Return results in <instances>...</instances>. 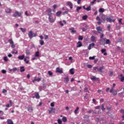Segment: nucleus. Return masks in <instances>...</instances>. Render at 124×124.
<instances>
[{
    "label": "nucleus",
    "instance_id": "nucleus-1",
    "mask_svg": "<svg viewBox=\"0 0 124 124\" xmlns=\"http://www.w3.org/2000/svg\"><path fill=\"white\" fill-rule=\"evenodd\" d=\"M23 14V12H19L18 11H16L15 14L13 15L14 17H21V15Z\"/></svg>",
    "mask_w": 124,
    "mask_h": 124
},
{
    "label": "nucleus",
    "instance_id": "nucleus-2",
    "mask_svg": "<svg viewBox=\"0 0 124 124\" xmlns=\"http://www.w3.org/2000/svg\"><path fill=\"white\" fill-rule=\"evenodd\" d=\"M53 16H54V15L48 16V20L50 23H54V22H55V19Z\"/></svg>",
    "mask_w": 124,
    "mask_h": 124
},
{
    "label": "nucleus",
    "instance_id": "nucleus-3",
    "mask_svg": "<svg viewBox=\"0 0 124 124\" xmlns=\"http://www.w3.org/2000/svg\"><path fill=\"white\" fill-rule=\"evenodd\" d=\"M96 20L98 21V22H97V24H98V25H101V23H103L102 19H100L99 16H97L96 17Z\"/></svg>",
    "mask_w": 124,
    "mask_h": 124
},
{
    "label": "nucleus",
    "instance_id": "nucleus-4",
    "mask_svg": "<svg viewBox=\"0 0 124 124\" xmlns=\"http://www.w3.org/2000/svg\"><path fill=\"white\" fill-rule=\"evenodd\" d=\"M99 41L100 45H105L106 44V41L104 38L100 39Z\"/></svg>",
    "mask_w": 124,
    "mask_h": 124
},
{
    "label": "nucleus",
    "instance_id": "nucleus-5",
    "mask_svg": "<svg viewBox=\"0 0 124 124\" xmlns=\"http://www.w3.org/2000/svg\"><path fill=\"white\" fill-rule=\"evenodd\" d=\"M106 20L107 22H108L109 23H112V22H115V19H111V17H110L109 16H107Z\"/></svg>",
    "mask_w": 124,
    "mask_h": 124
},
{
    "label": "nucleus",
    "instance_id": "nucleus-6",
    "mask_svg": "<svg viewBox=\"0 0 124 124\" xmlns=\"http://www.w3.org/2000/svg\"><path fill=\"white\" fill-rule=\"evenodd\" d=\"M97 31H98V33H101L102 32V28L100 26L97 27L96 28Z\"/></svg>",
    "mask_w": 124,
    "mask_h": 124
},
{
    "label": "nucleus",
    "instance_id": "nucleus-7",
    "mask_svg": "<svg viewBox=\"0 0 124 124\" xmlns=\"http://www.w3.org/2000/svg\"><path fill=\"white\" fill-rule=\"evenodd\" d=\"M66 4L67 5H68V6H69L71 9H72L73 8V4L71 2L68 1L67 2Z\"/></svg>",
    "mask_w": 124,
    "mask_h": 124
},
{
    "label": "nucleus",
    "instance_id": "nucleus-8",
    "mask_svg": "<svg viewBox=\"0 0 124 124\" xmlns=\"http://www.w3.org/2000/svg\"><path fill=\"white\" fill-rule=\"evenodd\" d=\"M46 12H48L47 15L48 16H50L51 15H54L53 13H52V10L51 9H48L46 10Z\"/></svg>",
    "mask_w": 124,
    "mask_h": 124
},
{
    "label": "nucleus",
    "instance_id": "nucleus-9",
    "mask_svg": "<svg viewBox=\"0 0 124 124\" xmlns=\"http://www.w3.org/2000/svg\"><path fill=\"white\" fill-rule=\"evenodd\" d=\"M56 72L57 73H60L61 74H62V73H63V71H62V69H60L59 67H57L56 68Z\"/></svg>",
    "mask_w": 124,
    "mask_h": 124
},
{
    "label": "nucleus",
    "instance_id": "nucleus-10",
    "mask_svg": "<svg viewBox=\"0 0 124 124\" xmlns=\"http://www.w3.org/2000/svg\"><path fill=\"white\" fill-rule=\"evenodd\" d=\"M91 40L92 42H96V37L93 35L91 37Z\"/></svg>",
    "mask_w": 124,
    "mask_h": 124
},
{
    "label": "nucleus",
    "instance_id": "nucleus-11",
    "mask_svg": "<svg viewBox=\"0 0 124 124\" xmlns=\"http://www.w3.org/2000/svg\"><path fill=\"white\" fill-rule=\"evenodd\" d=\"M90 79L92 80V81H98V80L99 79L98 78H96V77L92 76V77L90 78Z\"/></svg>",
    "mask_w": 124,
    "mask_h": 124
},
{
    "label": "nucleus",
    "instance_id": "nucleus-12",
    "mask_svg": "<svg viewBox=\"0 0 124 124\" xmlns=\"http://www.w3.org/2000/svg\"><path fill=\"white\" fill-rule=\"evenodd\" d=\"M33 33L32 32V31H29L28 33V36H29V37L30 38V39H31V38H32Z\"/></svg>",
    "mask_w": 124,
    "mask_h": 124
},
{
    "label": "nucleus",
    "instance_id": "nucleus-13",
    "mask_svg": "<svg viewBox=\"0 0 124 124\" xmlns=\"http://www.w3.org/2000/svg\"><path fill=\"white\" fill-rule=\"evenodd\" d=\"M90 116L88 115H84V121H86V122H89L90 121Z\"/></svg>",
    "mask_w": 124,
    "mask_h": 124
},
{
    "label": "nucleus",
    "instance_id": "nucleus-14",
    "mask_svg": "<svg viewBox=\"0 0 124 124\" xmlns=\"http://www.w3.org/2000/svg\"><path fill=\"white\" fill-rule=\"evenodd\" d=\"M106 18H107V16H106L103 15L101 17V20L103 22H105V20H106Z\"/></svg>",
    "mask_w": 124,
    "mask_h": 124
},
{
    "label": "nucleus",
    "instance_id": "nucleus-15",
    "mask_svg": "<svg viewBox=\"0 0 124 124\" xmlns=\"http://www.w3.org/2000/svg\"><path fill=\"white\" fill-rule=\"evenodd\" d=\"M34 95H35V98L37 99H39V98H40V96H39V93H37V92L35 93Z\"/></svg>",
    "mask_w": 124,
    "mask_h": 124
},
{
    "label": "nucleus",
    "instance_id": "nucleus-16",
    "mask_svg": "<svg viewBox=\"0 0 124 124\" xmlns=\"http://www.w3.org/2000/svg\"><path fill=\"white\" fill-rule=\"evenodd\" d=\"M69 31H71V32L72 34L75 33L76 32V31L74 30V28L72 27L71 28H69Z\"/></svg>",
    "mask_w": 124,
    "mask_h": 124
},
{
    "label": "nucleus",
    "instance_id": "nucleus-17",
    "mask_svg": "<svg viewBox=\"0 0 124 124\" xmlns=\"http://www.w3.org/2000/svg\"><path fill=\"white\" fill-rule=\"evenodd\" d=\"M120 79L122 82H124V76L123 75V74L120 75Z\"/></svg>",
    "mask_w": 124,
    "mask_h": 124
},
{
    "label": "nucleus",
    "instance_id": "nucleus-18",
    "mask_svg": "<svg viewBox=\"0 0 124 124\" xmlns=\"http://www.w3.org/2000/svg\"><path fill=\"white\" fill-rule=\"evenodd\" d=\"M82 43H81L80 41H78V43H77V47L78 48H79V47H82Z\"/></svg>",
    "mask_w": 124,
    "mask_h": 124
},
{
    "label": "nucleus",
    "instance_id": "nucleus-19",
    "mask_svg": "<svg viewBox=\"0 0 124 124\" xmlns=\"http://www.w3.org/2000/svg\"><path fill=\"white\" fill-rule=\"evenodd\" d=\"M41 80V78H35L32 81L33 83H34L35 81L37 82H40V81Z\"/></svg>",
    "mask_w": 124,
    "mask_h": 124
},
{
    "label": "nucleus",
    "instance_id": "nucleus-20",
    "mask_svg": "<svg viewBox=\"0 0 124 124\" xmlns=\"http://www.w3.org/2000/svg\"><path fill=\"white\" fill-rule=\"evenodd\" d=\"M25 58V55H22L21 56H19L18 57V60H24V59Z\"/></svg>",
    "mask_w": 124,
    "mask_h": 124
},
{
    "label": "nucleus",
    "instance_id": "nucleus-21",
    "mask_svg": "<svg viewBox=\"0 0 124 124\" xmlns=\"http://www.w3.org/2000/svg\"><path fill=\"white\" fill-rule=\"evenodd\" d=\"M64 79H65V83L66 84H67V83H68V82L69 81L68 76H67L66 77L64 78Z\"/></svg>",
    "mask_w": 124,
    "mask_h": 124
},
{
    "label": "nucleus",
    "instance_id": "nucleus-22",
    "mask_svg": "<svg viewBox=\"0 0 124 124\" xmlns=\"http://www.w3.org/2000/svg\"><path fill=\"white\" fill-rule=\"evenodd\" d=\"M7 124H14L13 121L11 119H8L7 120Z\"/></svg>",
    "mask_w": 124,
    "mask_h": 124
},
{
    "label": "nucleus",
    "instance_id": "nucleus-23",
    "mask_svg": "<svg viewBox=\"0 0 124 124\" xmlns=\"http://www.w3.org/2000/svg\"><path fill=\"white\" fill-rule=\"evenodd\" d=\"M91 5H89V7L86 8V9H85V10H86L87 11H91V10H92V7H91Z\"/></svg>",
    "mask_w": 124,
    "mask_h": 124
},
{
    "label": "nucleus",
    "instance_id": "nucleus-24",
    "mask_svg": "<svg viewBox=\"0 0 124 124\" xmlns=\"http://www.w3.org/2000/svg\"><path fill=\"white\" fill-rule=\"evenodd\" d=\"M103 68H104V66L100 67L99 69H98V71H99V72H102V70H103Z\"/></svg>",
    "mask_w": 124,
    "mask_h": 124
},
{
    "label": "nucleus",
    "instance_id": "nucleus-25",
    "mask_svg": "<svg viewBox=\"0 0 124 124\" xmlns=\"http://www.w3.org/2000/svg\"><path fill=\"white\" fill-rule=\"evenodd\" d=\"M70 73L72 74V75H73L74 74V68H72L70 70Z\"/></svg>",
    "mask_w": 124,
    "mask_h": 124
},
{
    "label": "nucleus",
    "instance_id": "nucleus-26",
    "mask_svg": "<svg viewBox=\"0 0 124 124\" xmlns=\"http://www.w3.org/2000/svg\"><path fill=\"white\" fill-rule=\"evenodd\" d=\"M92 112L93 113V114H96V112H94L93 111V110H90V109H89V110L88 111V113L89 114H91V113H92Z\"/></svg>",
    "mask_w": 124,
    "mask_h": 124
},
{
    "label": "nucleus",
    "instance_id": "nucleus-27",
    "mask_svg": "<svg viewBox=\"0 0 124 124\" xmlns=\"http://www.w3.org/2000/svg\"><path fill=\"white\" fill-rule=\"evenodd\" d=\"M28 111H29V112H30L31 113V112H32V111H33V109L32 108V107L28 108Z\"/></svg>",
    "mask_w": 124,
    "mask_h": 124
},
{
    "label": "nucleus",
    "instance_id": "nucleus-28",
    "mask_svg": "<svg viewBox=\"0 0 124 124\" xmlns=\"http://www.w3.org/2000/svg\"><path fill=\"white\" fill-rule=\"evenodd\" d=\"M25 53L27 56H28L29 55H31V52H30L29 49H26Z\"/></svg>",
    "mask_w": 124,
    "mask_h": 124
},
{
    "label": "nucleus",
    "instance_id": "nucleus-29",
    "mask_svg": "<svg viewBox=\"0 0 124 124\" xmlns=\"http://www.w3.org/2000/svg\"><path fill=\"white\" fill-rule=\"evenodd\" d=\"M62 121L63 122V123H66V122H67V119H66V117H63L62 118Z\"/></svg>",
    "mask_w": 124,
    "mask_h": 124
},
{
    "label": "nucleus",
    "instance_id": "nucleus-30",
    "mask_svg": "<svg viewBox=\"0 0 124 124\" xmlns=\"http://www.w3.org/2000/svg\"><path fill=\"white\" fill-rule=\"evenodd\" d=\"M122 20H123V19H122V18H120L118 20V23H119V25H124V23L122 22Z\"/></svg>",
    "mask_w": 124,
    "mask_h": 124
},
{
    "label": "nucleus",
    "instance_id": "nucleus-31",
    "mask_svg": "<svg viewBox=\"0 0 124 124\" xmlns=\"http://www.w3.org/2000/svg\"><path fill=\"white\" fill-rule=\"evenodd\" d=\"M25 71V67L24 66L20 67V72H24Z\"/></svg>",
    "mask_w": 124,
    "mask_h": 124
},
{
    "label": "nucleus",
    "instance_id": "nucleus-32",
    "mask_svg": "<svg viewBox=\"0 0 124 124\" xmlns=\"http://www.w3.org/2000/svg\"><path fill=\"white\" fill-rule=\"evenodd\" d=\"M8 42L10 43V44H14V42H13V40L12 39H9L8 40Z\"/></svg>",
    "mask_w": 124,
    "mask_h": 124
},
{
    "label": "nucleus",
    "instance_id": "nucleus-33",
    "mask_svg": "<svg viewBox=\"0 0 124 124\" xmlns=\"http://www.w3.org/2000/svg\"><path fill=\"white\" fill-rule=\"evenodd\" d=\"M11 10L10 8H7L5 10V12L6 13H10Z\"/></svg>",
    "mask_w": 124,
    "mask_h": 124
},
{
    "label": "nucleus",
    "instance_id": "nucleus-34",
    "mask_svg": "<svg viewBox=\"0 0 124 124\" xmlns=\"http://www.w3.org/2000/svg\"><path fill=\"white\" fill-rule=\"evenodd\" d=\"M35 57H37V58L39 57V51H38L35 53Z\"/></svg>",
    "mask_w": 124,
    "mask_h": 124
},
{
    "label": "nucleus",
    "instance_id": "nucleus-35",
    "mask_svg": "<svg viewBox=\"0 0 124 124\" xmlns=\"http://www.w3.org/2000/svg\"><path fill=\"white\" fill-rule=\"evenodd\" d=\"M62 14V11H59L56 13V16H60Z\"/></svg>",
    "mask_w": 124,
    "mask_h": 124
},
{
    "label": "nucleus",
    "instance_id": "nucleus-36",
    "mask_svg": "<svg viewBox=\"0 0 124 124\" xmlns=\"http://www.w3.org/2000/svg\"><path fill=\"white\" fill-rule=\"evenodd\" d=\"M82 9V7L81 6H78L77 7V12H79V10Z\"/></svg>",
    "mask_w": 124,
    "mask_h": 124
},
{
    "label": "nucleus",
    "instance_id": "nucleus-37",
    "mask_svg": "<svg viewBox=\"0 0 124 124\" xmlns=\"http://www.w3.org/2000/svg\"><path fill=\"white\" fill-rule=\"evenodd\" d=\"M39 43H40V44L41 45H44V41L42 40H39Z\"/></svg>",
    "mask_w": 124,
    "mask_h": 124
},
{
    "label": "nucleus",
    "instance_id": "nucleus-38",
    "mask_svg": "<svg viewBox=\"0 0 124 124\" xmlns=\"http://www.w3.org/2000/svg\"><path fill=\"white\" fill-rule=\"evenodd\" d=\"M20 30L21 31H22V32H26V30L25 28H20Z\"/></svg>",
    "mask_w": 124,
    "mask_h": 124
},
{
    "label": "nucleus",
    "instance_id": "nucleus-39",
    "mask_svg": "<svg viewBox=\"0 0 124 124\" xmlns=\"http://www.w3.org/2000/svg\"><path fill=\"white\" fill-rule=\"evenodd\" d=\"M99 12H101V13H103V12H104V9L100 8L99 9Z\"/></svg>",
    "mask_w": 124,
    "mask_h": 124
},
{
    "label": "nucleus",
    "instance_id": "nucleus-40",
    "mask_svg": "<svg viewBox=\"0 0 124 124\" xmlns=\"http://www.w3.org/2000/svg\"><path fill=\"white\" fill-rule=\"evenodd\" d=\"M93 70H94L95 71H98L99 68H98V67H94L93 68Z\"/></svg>",
    "mask_w": 124,
    "mask_h": 124
},
{
    "label": "nucleus",
    "instance_id": "nucleus-41",
    "mask_svg": "<svg viewBox=\"0 0 124 124\" xmlns=\"http://www.w3.org/2000/svg\"><path fill=\"white\" fill-rule=\"evenodd\" d=\"M78 110H79V107H77L76 109L75 110L74 113L75 114H77V112H78Z\"/></svg>",
    "mask_w": 124,
    "mask_h": 124
},
{
    "label": "nucleus",
    "instance_id": "nucleus-42",
    "mask_svg": "<svg viewBox=\"0 0 124 124\" xmlns=\"http://www.w3.org/2000/svg\"><path fill=\"white\" fill-rule=\"evenodd\" d=\"M67 13H68V9L66 10L65 12H63L62 15H65V14H67Z\"/></svg>",
    "mask_w": 124,
    "mask_h": 124
},
{
    "label": "nucleus",
    "instance_id": "nucleus-43",
    "mask_svg": "<svg viewBox=\"0 0 124 124\" xmlns=\"http://www.w3.org/2000/svg\"><path fill=\"white\" fill-rule=\"evenodd\" d=\"M110 43H111V42H110V40L107 39L106 41V44H110Z\"/></svg>",
    "mask_w": 124,
    "mask_h": 124
},
{
    "label": "nucleus",
    "instance_id": "nucleus-44",
    "mask_svg": "<svg viewBox=\"0 0 124 124\" xmlns=\"http://www.w3.org/2000/svg\"><path fill=\"white\" fill-rule=\"evenodd\" d=\"M57 121H58V123L59 124H62V120L61 119H58Z\"/></svg>",
    "mask_w": 124,
    "mask_h": 124
},
{
    "label": "nucleus",
    "instance_id": "nucleus-45",
    "mask_svg": "<svg viewBox=\"0 0 124 124\" xmlns=\"http://www.w3.org/2000/svg\"><path fill=\"white\" fill-rule=\"evenodd\" d=\"M112 93L113 94V95H117L118 93H117V91L114 90Z\"/></svg>",
    "mask_w": 124,
    "mask_h": 124
},
{
    "label": "nucleus",
    "instance_id": "nucleus-46",
    "mask_svg": "<svg viewBox=\"0 0 124 124\" xmlns=\"http://www.w3.org/2000/svg\"><path fill=\"white\" fill-rule=\"evenodd\" d=\"M48 74L49 75V76H52L53 75V73L51 71H49L48 72Z\"/></svg>",
    "mask_w": 124,
    "mask_h": 124
},
{
    "label": "nucleus",
    "instance_id": "nucleus-47",
    "mask_svg": "<svg viewBox=\"0 0 124 124\" xmlns=\"http://www.w3.org/2000/svg\"><path fill=\"white\" fill-rule=\"evenodd\" d=\"M101 108H102V111H105V110L106 109V108H104V104L102 105Z\"/></svg>",
    "mask_w": 124,
    "mask_h": 124
},
{
    "label": "nucleus",
    "instance_id": "nucleus-48",
    "mask_svg": "<svg viewBox=\"0 0 124 124\" xmlns=\"http://www.w3.org/2000/svg\"><path fill=\"white\" fill-rule=\"evenodd\" d=\"M88 18V16H82L83 20H86V19Z\"/></svg>",
    "mask_w": 124,
    "mask_h": 124
},
{
    "label": "nucleus",
    "instance_id": "nucleus-49",
    "mask_svg": "<svg viewBox=\"0 0 124 124\" xmlns=\"http://www.w3.org/2000/svg\"><path fill=\"white\" fill-rule=\"evenodd\" d=\"M78 40H83V36L79 35L78 36Z\"/></svg>",
    "mask_w": 124,
    "mask_h": 124
},
{
    "label": "nucleus",
    "instance_id": "nucleus-50",
    "mask_svg": "<svg viewBox=\"0 0 124 124\" xmlns=\"http://www.w3.org/2000/svg\"><path fill=\"white\" fill-rule=\"evenodd\" d=\"M44 36L45 40H46V39H48V38H49V36H48V35H44Z\"/></svg>",
    "mask_w": 124,
    "mask_h": 124
},
{
    "label": "nucleus",
    "instance_id": "nucleus-51",
    "mask_svg": "<svg viewBox=\"0 0 124 124\" xmlns=\"http://www.w3.org/2000/svg\"><path fill=\"white\" fill-rule=\"evenodd\" d=\"M88 89L87 87H85L84 88V91L86 92V93H90L88 91Z\"/></svg>",
    "mask_w": 124,
    "mask_h": 124
},
{
    "label": "nucleus",
    "instance_id": "nucleus-52",
    "mask_svg": "<svg viewBox=\"0 0 124 124\" xmlns=\"http://www.w3.org/2000/svg\"><path fill=\"white\" fill-rule=\"evenodd\" d=\"M96 1V0H93L92 2H91V5H93L94 4V2Z\"/></svg>",
    "mask_w": 124,
    "mask_h": 124
},
{
    "label": "nucleus",
    "instance_id": "nucleus-53",
    "mask_svg": "<svg viewBox=\"0 0 124 124\" xmlns=\"http://www.w3.org/2000/svg\"><path fill=\"white\" fill-rule=\"evenodd\" d=\"M101 51V53L103 54V53H105V52H106V49H102Z\"/></svg>",
    "mask_w": 124,
    "mask_h": 124
},
{
    "label": "nucleus",
    "instance_id": "nucleus-54",
    "mask_svg": "<svg viewBox=\"0 0 124 124\" xmlns=\"http://www.w3.org/2000/svg\"><path fill=\"white\" fill-rule=\"evenodd\" d=\"M95 58V56L90 57H89V60H94Z\"/></svg>",
    "mask_w": 124,
    "mask_h": 124
},
{
    "label": "nucleus",
    "instance_id": "nucleus-55",
    "mask_svg": "<svg viewBox=\"0 0 124 124\" xmlns=\"http://www.w3.org/2000/svg\"><path fill=\"white\" fill-rule=\"evenodd\" d=\"M1 72H2V73H3V74H5V73H6V70H1Z\"/></svg>",
    "mask_w": 124,
    "mask_h": 124
},
{
    "label": "nucleus",
    "instance_id": "nucleus-56",
    "mask_svg": "<svg viewBox=\"0 0 124 124\" xmlns=\"http://www.w3.org/2000/svg\"><path fill=\"white\" fill-rule=\"evenodd\" d=\"M113 74H114V73H113L112 71H110L109 72V76H113Z\"/></svg>",
    "mask_w": 124,
    "mask_h": 124
},
{
    "label": "nucleus",
    "instance_id": "nucleus-57",
    "mask_svg": "<svg viewBox=\"0 0 124 124\" xmlns=\"http://www.w3.org/2000/svg\"><path fill=\"white\" fill-rule=\"evenodd\" d=\"M87 67L88 68H92V67H93V65H92L91 64H88V65H87Z\"/></svg>",
    "mask_w": 124,
    "mask_h": 124
},
{
    "label": "nucleus",
    "instance_id": "nucleus-58",
    "mask_svg": "<svg viewBox=\"0 0 124 124\" xmlns=\"http://www.w3.org/2000/svg\"><path fill=\"white\" fill-rule=\"evenodd\" d=\"M4 61L5 62H7L8 61V60L7 59V57H4Z\"/></svg>",
    "mask_w": 124,
    "mask_h": 124
},
{
    "label": "nucleus",
    "instance_id": "nucleus-59",
    "mask_svg": "<svg viewBox=\"0 0 124 124\" xmlns=\"http://www.w3.org/2000/svg\"><path fill=\"white\" fill-rule=\"evenodd\" d=\"M25 15H26V16H30V15H29V14H28V11H26L25 12Z\"/></svg>",
    "mask_w": 124,
    "mask_h": 124
},
{
    "label": "nucleus",
    "instance_id": "nucleus-60",
    "mask_svg": "<svg viewBox=\"0 0 124 124\" xmlns=\"http://www.w3.org/2000/svg\"><path fill=\"white\" fill-rule=\"evenodd\" d=\"M36 35H37V33H33L32 37H35V36H36Z\"/></svg>",
    "mask_w": 124,
    "mask_h": 124
},
{
    "label": "nucleus",
    "instance_id": "nucleus-61",
    "mask_svg": "<svg viewBox=\"0 0 124 124\" xmlns=\"http://www.w3.org/2000/svg\"><path fill=\"white\" fill-rule=\"evenodd\" d=\"M3 115V111L0 110V116H2Z\"/></svg>",
    "mask_w": 124,
    "mask_h": 124
},
{
    "label": "nucleus",
    "instance_id": "nucleus-62",
    "mask_svg": "<svg viewBox=\"0 0 124 124\" xmlns=\"http://www.w3.org/2000/svg\"><path fill=\"white\" fill-rule=\"evenodd\" d=\"M57 6H58L56 4H54V5H53V7L54 9H56V8H57Z\"/></svg>",
    "mask_w": 124,
    "mask_h": 124
},
{
    "label": "nucleus",
    "instance_id": "nucleus-63",
    "mask_svg": "<svg viewBox=\"0 0 124 124\" xmlns=\"http://www.w3.org/2000/svg\"><path fill=\"white\" fill-rule=\"evenodd\" d=\"M123 94H124V92L119 93L118 94V95H119V96H122V95H123Z\"/></svg>",
    "mask_w": 124,
    "mask_h": 124
},
{
    "label": "nucleus",
    "instance_id": "nucleus-64",
    "mask_svg": "<svg viewBox=\"0 0 124 124\" xmlns=\"http://www.w3.org/2000/svg\"><path fill=\"white\" fill-rule=\"evenodd\" d=\"M39 90L41 92L42 91V86H39Z\"/></svg>",
    "mask_w": 124,
    "mask_h": 124
}]
</instances>
